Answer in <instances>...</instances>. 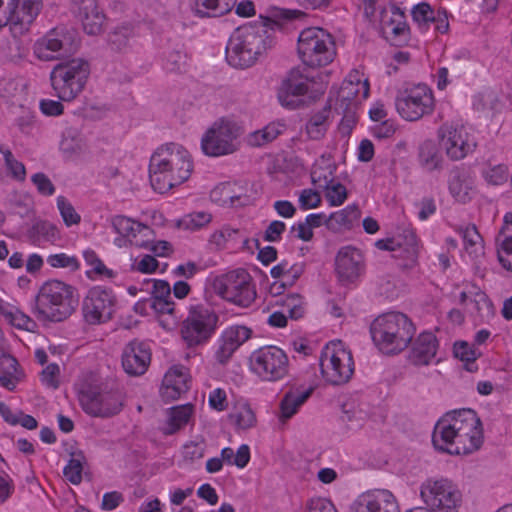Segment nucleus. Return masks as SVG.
<instances>
[{
	"mask_svg": "<svg viewBox=\"0 0 512 512\" xmlns=\"http://www.w3.org/2000/svg\"><path fill=\"white\" fill-rule=\"evenodd\" d=\"M482 441V424L472 409L446 413L438 420L432 434V442L437 450L455 455L476 451Z\"/></svg>",
	"mask_w": 512,
	"mask_h": 512,
	"instance_id": "1",
	"label": "nucleus"
},
{
	"mask_svg": "<svg viewBox=\"0 0 512 512\" xmlns=\"http://www.w3.org/2000/svg\"><path fill=\"white\" fill-rule=\"evenodd\" d=\"M193 167L192 157L183 146L176 143L162 145L150 158L151 186L155 191L165 193L187 181Z\"/></svg>",
	"mask_w": 512,
	"mask_h": 512,
	"instance_id": "2",
	"label": "nucleus"
},
{
	"mask_svg": "<svg viewBox=\"0 0 512 512\" xmlns=\"http://www.w3.org/2000/svg\"><path fill=\"white\" fill-rule=\"evenodd\" d=\"M74 288L60 280L42 284L34 298L31 312L41 322H61L75 311Z\"/></svg>",
	"mask_w": 512,
	"mask_h": 512,
	"instance_id": "3",
	"label": "nucleus"
},
{
	"mask_svg": "<svg viewBox=\"0 0 512 512\" xmlns=\"http://www.w3.org/2000/svg\"><path fill=\"white\" fill-rule=\"evenodd\" d=\"M415 331L412 321L400 312L380 315L370 326L373 342L386 354L403 351L411 342Z\"/></svg>",
	"mask_w": 512,
	"mask_h": 512,
	"instance_id": "4",
	"label": "nucleus"
},
{
	"mask_svg": "<svg viewBox=\"0 0 512 512\" xmlns=\"http://www.w3.org/2000/svg\"><path fill=\"white\" fill-rule=\"evenodd\" d=\"M266 50L265 31L255 26L237 28L226 47V60L232 67L245 69L256 63Z\"/></svg>",
	"mask_w": 512,
	"mask_h": 512,
	"instance_id": "5",
	"label": "nucleus"
},
{
	"mask_svg": "<svg viewBox=\"0 0 512 512\" xmlns=\"http://www.w3.org/2000/svg\"><path fill=\"white\" fill-rule=\"evenodd\" d=\"M89 75L90 65L87 60L83 58L62 60L50 73L51 86L60 100L69 102L84 90Z\"/></svg>",
	"mask_w": 512,
	"mask_h": 512,
	"instance_id": "6",
	"label": "nucleus"
},
{
	"mask_svg": "<svg viewBox=\"0 0 512 512\" xmlns=\"http://www.w3.org/2000/svg\"><path fill=\"white\" fill-rule=\"evenodd\" d=\"M297 49L302 62L311 68L328 65L336 55L332 36L317 27L304 29L300 33Z\"/></svg>",
	"mask_w": 512,
	"mask_h": 512,
	"instance_id": "7",
	"label": "nucleus"
},
{
	"mask_svg": "<svg viewBox=\"0 0 512 512\" xmlns=\"http://www.w3.org/2000/svg\"><path fill=\"white\" fill-rule=\"evenodd\" d=\"M219 317L203 304L191 305L180 326V336L188 348L205 345L214 335Z\"/></svg>",
	"mask_w": 512,
	"mask_h": 512,
	"instance_id": "8",
	"label": "nucleus"
},
{
	"mask_svg": "<svg viewBox=\"0 0 512 512\" xmlns=\"http://www.w3.org/2000/svg\"><path fill=\"white\" fill-rule=\"evenodd\" d=\"M420 496L425 512H458L462 505L460 489L447 478L427 479L421 484Z\"/></svg>",
	"mask_w": 512,
	"mask_h": 512,
	"instance_id": "9",
	"label": "nucleus"
},
{
	"mask_svg": "<svg viewBox=\"0 0 512 512\" xmlns=\"http://www.w3.org/2000/svg\"><path fill=\"white\" fill-rule=\"evenodd\" d=\"M320 369L324 380L332 385L347 383L354 373L352 354L341 341L331 342L322 350Z\"/></svg>",
	"mask_w": 512,
	"mask_h": 512,
	"instance_id": "10",
	"label": "nucleus"
},
{
	"mask_svg": "<svg viewBox=\"0 0 512 512\" xmlns=\"http://www.w3.org/2000/svg\"><path fill=\"white\" fill-rule=\"evenodd\" d=\"M80 46L78 32L67 26L51 29L34 45V54L43 61L60 60L75 53Z\"/></svg>",
	"mask_w": 512,
	"mask_h": 512,
	"instance_id": "11",
	"label": "nucleus"
},
{
	"mask_svg": "<svg viewBox=\"0 0 512 512\" xmlns=\"http://www.w3.org/2000/svg\"><path fill=\"white\" fill-rule=\"evenodd\" d=\"M213 287L223 299L240 307H249L256 299L252 277L244 269H237L218 276Z\"/></svg>",
	"mask_w": 512,
	"mask_h": 512,
	"instance_id": "12",
	"label": "nucleus"
},
{
	"mask_svg": "<svg viewBox=\"0 0 512 512\" xmlns=\"http://www.w3.org/2000/svg\"><path fill=\"white\" fill-rule=\"evenodd\" d=\"M251 371L262 381L282 380L289 371V359L286 353L276 346H264L255 350L250 358Z\"/></svg>",
	"mask_w": 512,
	"mask_h": 512,
	"instance_id": "13",
	"label": "nucleus"
},
{
	"mask_svg": "<svg viewBox=\"0 0 512 512\" xmlns=\"http://www.w3.org/2000/svg\"><path fill=\"white\" fill-rule=\"evenodd\" d=\"M395 106L402 118L408 121H417L432 113L434 97L431 89L424 84L400 92L395 100Z\"/></svg>",
	"mask_w": 512,
	"mask_h": 512,
	"instance_id": "14",
	"label": "nucleus"
},
{
	"mask_svg": "<svg viewBox=\"0 0 512 512\" xmlns=\"http://www.w3.org/2000/svg\"><path fill=\"white\" fill-rule=\"evenodd\" d=\"M239 127L231 121H216L201 140V148L208 156L218 157L232 154L237 150L236 139Z\"/></svg>",
	"mask_w": 512,
	"mask_h": 512,
	"instance_id": "15",
	"label": "nucleus"
},
{
	"mask_svg": "<svg viewBox=\"0 0 512 512\" xmlns=\"http://www.w3.org/2000/svg\"><path fill=\"white\" fill-rule=\"evenodd\" d=\"M437 135L440 146L445 150L448 158L453 161L464 159L477 146L473 135L468 133L462 125L445 123L440 126Z\"/></svg>",
	"mask_w": 512,
	"mask_h": 512,
	"instance_id": "16",
	"label": "nucleus"
},
{
	"mask_svg": "<svg viewBox=\"0 0 512 512\" xmlns=\"http://www.w3.org/2000/svg\"><path fill=\"white\" fill-rule=\"evenodd\" d=\"M115 296L111 290L96 286L91 288L82 303V312L87 323L95 325L111 319Z\"/></svg>",
	"mask_w": 512,
	"mask_h": 512,
	"instance_id": "17",
	"label": "nucleus"
},
{
	"mask_svg": "<svg viewBox=\"0 0 512 512\" xmlns=\"http://www.w3.org/2000/svg\"><path fill=\"white\" fill-rule=\"evenodd\" d=\"M80 402L83 410L94 417H111L122 409L121 396L117 391L88 390L82 393Z\"/></svg>",
	"mask_w": 512,
	"mask_h": 512,
	"instance_id": "18",
	"label": "nucleus"
},
{
	"mask_svg": "<svg viewBox=\"0 0 512 512\" xmlns=\"http://www.w3.org/2000/svg\"><path fill=\"white\" fill-rule=\"evenodd\" d=\"M349 512H399L395 496L387 489H373L360 494Z\"/></svg>",
	"mask_w": 512,
	"mask_h": 512,
	"instance_id": "19",
	"label": "nucleus"
},
{
	"mask_svg": "<svg viewBox=\"0 0 512 512\" xmlns=\"http://www.w3.org/2000/svg\"><path fill=\"white\" fill-rule=\"evenodd\" d=\"M335 271L342 283L355 282L365 271V261L362 252L352 246L340 248L335 258Z\"/></svg>",
	"mask_w": 512,
	"mask_h": 512,
	"instance_id": "20",
	"label": "nucleus"
},
{
	"mask_svg": "<svg viewBox=\"0 0 512 512\" xmlns=\"http://www.w3.org/2000/svg\"><path fill=\"white\" fill-rule=\"evenodd\" d=\"M369 90L368 80L360 79L357 71L352 72L338 91L336 106L349 113L358 103L367 99Z\"/></svg>",
	"mask_w": 512,
	"mask_h": 512,
	"instance_id": "21",
	"label": "nucleus"
},
{
	"mask_svg": "<svg viewBox=\"0 0 512 512\" xmlns=\"http://www.w3.org/2000/svg\"><path fill=\"white\" fill-rule=\"evenodd\" d=\"M151 362V351L144 342L131 341L126 345L122 353V366L124 371L131 376L143 375Z\"/></svg>",
	"mask_w": 512,
	"mask_h": 512,
	"instance_id": "22",
	"label": "nucleus"
},
{
	"mask_svg": "<svg viewBox=\"0 0 512 512\" xmlns=\"http://www.w3.org/2000/svg\"><path fill=\"white\" fill-rule=\"evenodd\" d=\"M74 11L82 23L84 31L89 35L102 32L106 20L97 0H72Z\"/></svg>",
	"mask_w": 512,
	"mask_h": 512,
	"instance_id": "23",
	"label": "nucleus"
},
{
	"mask_svg": "<svg viewBox=\"0 0 512 512\" xmlns=\"http://www.w3.org/2000/svg\"><path fill=\"white\" fill-rule=\"evenodd\" d=\"M309 91L308 77L300 69H292L282 81L278 91V99L282 106L295 109L298 107L296 97L303 96Z\"/></svg>",
	"mask_w": 512,
	"mask_h": 512,
	"instance_id": "24",
	"label": "nucleus"
},
{
	"mask_svg": "<svg viewBox=\"0 0 512 512\" xmlns=\"http://www.w3.org/2000/svg\"><path fill=\"white\" fill-rule=\"evenodd\" d=\"M448 189L457 202H470L476 194L475 178L471 171L464 167H454L449 173Z\"/></svg>",
	"mask_w": 512,
	"mask_h": 512,
	"instance_id": "25",
	"label": "nucleus"
},
{
	"mask_svg": "<svg viewBox=\"0 0 512 512\" xmlns=\"http://www.w3.org/2000/svg\"><path fill=\"white\" fill-rule=\"evenodd\" d=\"M111 223L114 231L127 238L131 244L138 247H147L148 241H145L144 237H150L152 234L149 226L123 215L114 216Z\"/></svg>",
	"mask_w": 512,
	"mask_h": 512,
	"instance_id": "26",
	"label": "nucleus"
},
{
	"mask_svg": "<svg viewBox=\"0 0 512 512\" xmlns=\"http://www.w3.org/2000/svg\"><path fill=\"white\" fill-rule=\"evenodd\" d=\"M41 9V0H16L7 14L9 18L7 25L14 29L19 28L22 32L35 20Z\"/></svg>",
	"mask_w": 512,
	"mask_h": 512,
	"instance_id": "27",
	"label": "nucleus"
},
{
	"mask_svg": "<svg viewBox=\"0 0 512 512\" xmlns=\"http://www.w3.org/2000/svg\"><path fill=\"white\" fill-rule=\"evenodd\" d=\"M189 382L187 369L183 366H173L163 378L160 389L162 398L167 401L178 399L188 391Z\"/></svg>",
	"mask_w": 512,
	"mask_h": 512,
	"instance_id": "28",
	"label": "nucleus"
},
{
	"mask_svg": "<svg viewBox=\"0 0 512 512\" xmlns=\"http://www.w3.org/2000/svg\"><path fill=\"white\" fill-rule=\"evenodd\" d=\"M391 14V18L383 23L385 38L394 46H404L410 40V29L405 14L395 6L392 7Z\"/></svg>",
	"mask_w": 512,
	"mask_h": 512,
	"instance_id": "29",
	"label": "nucleus"
},
{
	"mask_svg": "<svg viewBox=\"0 0 512 512\" xmlns=\"http://www.w3.org/2000/svg\"><path fill=\"white\" fill-rule=\"evenodd\" d=\"M438 348L436 336L431 332L421 333L413 343L409 358L414 365H428Z\"/></svg>",
	"mask_w": 512,
	"mask_h": 512,
	"instance_id": "30",
	"label": "nucleus"
},
{
	"mask_svg": "<svg viewBox=\"0 0 512 512\" xmlns=\"http://www.w3.org/2000/svg\"><path fill=\"white\" fill-rule=\"evenodd\" d=\"M152 283L151 297L146 300V303L156 313L173 314L175 304L171 297V287L165 280H149Z\"/></svg>",
	"mask_w": 512,
	"mask_h": 512,
	"instance_id": "31",
	"label": "nucleus"
},
{
	"mask_svg": "<svg viewBox=\"0 0 512 512\" xmlns=\"http://www.w3.org/2000/svg\"><path fill=\"white\" fill-rule=\"evenodd\" d=\"M313 390L314 389L310 387L306 390L291 388L287 391L280 401V420L286 421L293 417L298 412L299 408L309 399Z\"/></svg>",
	"mask_w": 512,
	"mask_h": 512,
	"instance_id": "32",
	"label": "nucleus"
},
{
	"mask_svg": "<svg viewBox=\"0 0 512 512\" xmlns=\"http://www.w3.org/2000/svg\"><path fill=\"white\" fill-rule=\"evenodd\" d=\"M331 125V107L325 106L312 114L305 124V134L309 140H321Z\"/></svg>",
	"mask_w": 512,
	"mask_h": 512,
	"instance_id": "33",
	"label": "nucleus"
},
{
	"mask_svg": "<svg viewBox=\"0 0 512 512\" xmlns=\"http://www.w3.org/2000/svg\"><path fill=\"white\" fill-rule=\"evenodd\" d=\"M336 164L330 156L322 155L313 165L311 171L312 183L318 188H327L335 181Z\"/></svg>",
	"mask_w": 512,
	"mask_h": 512,
	"instance_id": "34",
	"label": "nucleus"
},
{
	"mask_svg": "<svg viewBox=\"0 0 512 512\" xmlns=\"http://www.w3.org/2000/svg\"><path fill=\"white\" fill-rule=\"evenodd\" d=\"M23 377L24 373L15 357L5 355L0 359V384L3 387L13 391Z\"/></svg>",
	"mask_w": 512,
	"mask_h": 512,
	"instance_id": "35",
	"label": "nucleus"
},
{
	"mask_svg": "<svg viewBox=\"0 0 512 512\" xmlns=\"http://www.w3.org/2000/svg\"><path fill=\"white\" fill-rule=\"evenodd\" d=\"M418 161L421 167L428 172L442 168L443 157L433 140H425L419 145Z\"/></svg>",
	"mask_w": 512,
	"mask_h": 512,
	"instance_id": "36",
	"label": "nucleus"
},
{
	"mask_svg": "<svg viewBox=\"0 0 512 512\" xmlns=\"http://www.w3.org/2000/svg\"><path fill=\"white\" fill-rule=\"evenodd\" d=\"M236 0H196L194 12L200 17H220L232 10Z\"/></svg>",
	"mask_w": 512,
	"mask_h": 512,
	"instance_id": "37",
	"label": "nucleus"
},
{
	"mask_svg": "<svg viewBox=\"0 0 512 512\" xmlns=\"http://www.w3.org/2000/svg\"><path fill=\"white\" fill-rule=\"evenodd\" d=\"M193 412L194 407L192 404L170 408L168 411L167 426L163 429V432L167 435L176 433L189 422Z\"/></svg>",
	"mask_w": 512,
	"mask_h": 512,
	"instance_id": "38",
	"label": "nucleus"
},
{
	"mask_svg": "<svg viewBox=\"0 0 512 512\" xmlns=\"http://www.w3.org/2000/svg\"><path fill=\"white\" fill-rule=\"evenodd\" d=\"M359 217V210L355 206H347L346 208L330 214L325 220V225L329 230L341 231L349 229L353 222Z\"/></svg>",
	"mask_w": 512,
	"mask_h": 512,
	"instance_id": "39",
	"label": "nucleus"
},
{
	"mask_svg": "<svg viewBox=\"0 0 512 512\" xmlns=\"http://www.w3.org/2000/svg\"><path fill=\"white\" fill-rule=\"evenodd\" d=\"M135 36L134 27L131 24L116 26L108 34V45L116 52H126L130 47V40Z\"/></svg>",
	"mask_w": 512,
	"mask_h": 512,
	"instance_id": "40",
	"label": "nucleus"
},
{
	"mask_svg": "<svg viewBox=\"0 0 512 512\" xmlns=\"http://www.w3.org/2000/svg\"><path fill=\"white\" fill-rule=\"evenodd\" d=\"M87 460L81 450L70 454V460L63 469L64 477L73 485H78L82 481V471Z\"/></svg>",
	"mask_w": 512,
	"mask_h": 512,
	"instance_id": "41",
	"label": "nucleus"
},
{
	"mask_svg": "<svg viewBox=\"0 0 512 512\" xmlns=\"http://www.w3.org/2000/svg\"><path fill=\"white\" fill-rule=\"evenodd\" d=\"M163 67L172 73L185 72L188 67V56L184 48L176 47L164 54Z\"/></svg>",
	"mask_w": 512,
	"mask_h": 512,
	"instance_id": "42",
	"label": "nucleus"
},
{
	"mask_svg": "<svg viewBox=\"0 0 512 512\" xmlns=\"http://www.w3.org/2000/svg\"><path fill=\"white\" fill-rule=\"evenodd\" d=\"M24 91L23 81L14 78L0 80V100L6 103H17Z\"/></svg>",
	"mask_w": 512,
	"mask_h": 512,
	"instance_id": "43",
	"label": "nucleus"
},
{
	"mask_svg": "<svg viewBox=\"0 0 512 512\" xmlns=\"http://www.w3.org/2000/svg\"><path fill=\"white\" fill-rule=\"evenodd\" d=\"M229 418L241 430L250 429L256 424L255 413L246 403L237 406L234 412L229 415Z\"/></svg>",
	"mask_w": 512,
	"mask_h": 512,
	"instance_id": "44",
	"label": "nucleus"
},
{
	"mask_svg": "<svg viewBox=\"0 0 512 512\" xmlns=\"http://www.w3.org/2000/svg\"><path fill=\"white\" fill-rule=\"evenodd\" d=\"M251 329L243 325H234L226 328L221 337L234 349H238L251 337Z\"/></svg>",
	"mask_w": 512,
	"mask_h": 512,
	"instance_id": "45",
	"label": "nucleus"
},
{
	"mask_svg": "<svg viewBox=\"0 0 512 512\" xmlns=\"http://www.w3.org/2000/svg\"><path fill=\"white\" fill-rule=\"evenodd\" d=\"M454 355L462 362H465V368L469 372L477 371L478 367L475 360L479 356L477 350L471 347L467 342H458L454 344Z\"/></svg>",
	"mask_w": 512,
	"mask_h": 512,
	"instance_id": "46",
	"label": "nucleus"
},
{
	"mask_svg": "<svg viewBox=\"0 0 512 512\" xmlns=\"http://www.w3.org/2000/svg\"><path fill=\"white\" fill-rule=\"evenodd\" d=\"M0 153L4 157L5 166L10 176L20 182L26 179V168L24 164L18 161L12 152L0 144Z\"/></svg>",
	"mask_w": 512,
	"mask_h": 512,
	"instance_id": "47",
	"label": "nucleus"
},
{
	"mask_svg": "<svg viewBox=\"0 0 512 512\" xmlns=\"http://www.w3.org/2000/svg\"><path fill=\"white\" fill-rule=\"evenodd\" d=\"M474 107L481 112H496L501 108L499 96L494 91H484L479 93L474 100Z\"/></svg>",
	"mask_w": 512,
	"mask_h": 512,
	"instance_id": "48",
	"label": "nucleus"
},
{
	"mask_svg": "<svg viewBox=\"0 0 512 512\" xmlns=\"http://www.w3.org/2000/svg\"><path fill=\"white\" fill-rule=\"evenodd\" d=\"M212 220V215L207 212H193L184 216L178 223L180 228L195 231L201 229Z\"/></svg>",
	"mask_w": 512,
	"mask_h": 512,
	"instance_id": "49",
	"label": "nucleus"
},
{
	"mask_svg": "<svg viewBox=\"0 0 512 512\" xmlns=\"http://www.w3.org/2000/svg\"><path fill=\"white\" fill-rule=\"evenodd\" d=\"M459 233L463 238L465 249L472 252H477L482 248V238L474 225H468L459 229Z\"/></svg>",
	"mask_w": 512,
	"mask_h": 512,
	"instance_id": "50",
	"label": "nucleus"
},
{
	"mask_svg": "<svg viewBox=\"0 0 512 512\" xmlns=\"http://www.w3.org/2000/svg\"><path fill=\"white\" fill-rule=\"evenodd\" d=\"M57 207L66 226L70 227L80 223L81 216L64 196L57 197Z\"/></svg>",
	"mask_w": 512,
	"mask_h": 512,
	"instance_id": "51",
	"label": "nucleus"
},
{
	"mask_svg": "<svg viewBox=\"0 0 512 512\" xmlns=\"http://www.w3.org/2000/svg\"><path fill=\"white\" fill-rule=\"evenodd\" d=\"M411 14L418 26L421 29H426L429 23L434 19L435 12L428 3L422 2L412 8Z\"/></svg>",
	"mask_w": 512,
	"mask_h": 512,
	"instance_id": "52",
	"label": "nucleus"
},
{
	"mask_svg": "<svg viewBox=\"0 0 512 512\" xmlns=\"http://www.w3.org/2000/svg\"><path fill=\"white\" fill-rule=\"evenodd\" d=\"M322 189L325 190V197L331 206L342 205L347 198L346 187L339 182L333 181L327 188Z\"/></svg>",
	"mask_w": 512,
	"mask_h": 512,
	"instance_id": "53",
	"label": "nucleus"
},
{
	"mask_svg": "<svg viewBox=\"0 0 512 512\" xmlns=\"http://www.w3.org/2000/svg\"><path fill=\"white\" fill-rule=\"evenodd\" d=\"M47 263L53 268H67L71 271L79 269V262L77 258L65 253L49 255L47 257Z\"/></svg>",
	"mask_w": 512,
	"mask_h": 512,
	"instance_id": "54",
	"label": "nucleus"
},
{
	"mask_svg": "<svg viewBox=\"0 0 512 512\" xmlns=\"http://www.w3.org/2000/svg\"><path fill=\"white\" fill-rule=\"evenodd\" d=\"M499 262L508 271H512V238H497Z\"/></svg>",
	"mask_w": 512,
	"mask_h": 512,
	"instance_id": "55",
	"label": "nucleus"
},
{
	"mask_svg": "<svg viewBox=\"0 0 512 512\" xmlns=\"http://www.w3.org/2000/svg\"><path fill=\"white\" fill-rule=\"evenodd\" d=\"M6 318L13 326L26 331H34L37 326L32 318L17 309H15V311H9V313L6 314Z\"/></svg>",
	"mask_w": 512,
	"mask_h": 512,
	"instance_id": "56",
	"label": "nucleus"
},
{
	"mask_svg": "<svg viewBox=\"0 0 512 512\" xmlns=\"http://www.w3.org/2000/svg\"><path fill=\"white\" fill-rule=\"evenodd\" d=\"M483 176L488 183L500 185L508 179V168L503 164L491 166L484 170Z\"/></svg>",
	"mask_w": 512,
	"mask_h": 512,
	"instance_id": "57",
	"label": "nucleus"
},
{
	"mask_svg": "<svg viewBox=\"0 0 512 512\" xmlns=\"http://www.w3.org/2000/svg\"><path fill=\"white\" fill-rule=\"evenodd\" d=\"M60 368L56 363L47 365L40 374V380L43 385L51 389L59 387Z\"/></svg>",
	"mask_w": 512,
	"mask_h": 512,
	"instance_id": "58",
	"label": "nucleus"
},
{
	"mask_svg": "<svg viewBox=\"0 0 512 512\" xmlns=\"http://www.w3.org/2000/svg\"><path fill=\"white\" fill-rule=\"evenodd\" d=\"M31 181L39 194L51 196L55 193V186L46 174L42 172L35 173L31 176Z\"/></svg>",
	"mask_w": 512,
	"mask_h": 512,
	"instance_id": "59",
	"label": "nucleus"
},
{
	"mask_svg": "<svg viewBox=\"0 0 512 512\" xmlns=\"http://www.w3.org/2000/svg\"><path fill=\"white\" fill-rule=\"evenodd\" d=\"M282 305L291 319L297 320V319L301 318L304 313V309L302 307V301L298 295L287 296L282 301Z\"/></svg>",
	"mask_w": 512,
	"mask_h": 512,
	"instance_id": "60",
	"label": "nucleus"
},
{
	"mask_svg": "<svg viewBox=\"0 0 512 512\" xmlns=\"http://www.w3.org/2000/svg\"><path fill=\"white\" fill-rule=\"evenodd\" d=\"M321 203L320 194L312 189H304L299 196V205L303 210L316 208Z\"/></svg>",
	"mask_w": 512,
	"mask_h": 512,
	"instance_id": "61",
	"label": "nucleus"
},
{
	"mask_svg": "<svg viewBox=\"0 0 512 512\" xmlns=\"http://www.w3.org/2000/svg\"><path fill=\"white\" fill-rule=\"evenodd\" d=\"M83 256L86 263L92 267V271L97 275H112L94 251L87 250L84 252Z\"/></svg>",
	"mask_w": 512,
	"mask_h": 512,
	"instance_id": "62",
	"label": "nucleus"
},
{
	"mask_svg": "<svg viewBox=\"0 0 512 512\" xmlns=\"http://www.w3.org/2000/svg\"><path fill=\"white\" fill-rule=\"evenodd\" d=\"M205 448L206 446L203 441L187 443L183 447V456L187 460H199L203 458L205 454Z\"/></svg>",
	"mask_w": 512,
	"mask_h": 512,
	"instance_id": "63",
	"label": "nucleus"
},
{
	"mask_svg": "<svg viewBox=\"0 0 512 512\" xmlns=\"http://www.w3.org/2000/svg\"><path fill=\"white\" fill-rule=\"evenodd\" d=\"M306 512H337V510L330 500L319 497L307 502Z\"/></svg>",
	"mask_w": 512,
	"mask_h": 512,
	"instance_id": "64",
	"label": "nucleus"
}]
</instances>
